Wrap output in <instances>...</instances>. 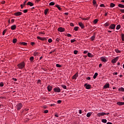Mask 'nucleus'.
<instances>
[{
	"label": "nucleus",
	"mask_w": 124,
	"mask_h": 124,
	"mask_svg": "<svg viewBox=\"0 0 124 124\" xmlns=\"http://www.w3.org/2000/svg\"><path fill=\"white\" fill-rule=\"evenodd\" d=\"M27 0H25L24 2V3L23 4V6H25L26 5V3H27Z\"/></svg>",
	"instance_id": "57"
},
{
	"label": "nucleus",
	"mask_w": 124,
	"mask_h": 124,
	"mask_svg": "<svg viewBox=\"0 0 124 124\" xmlns=\"http://www.w3.org/2000/svg\"><path fill=\"white\" fill-rule=\"evenodd\" d=\"M53 40H52V39L51 38H49L48 39V43H51V42H52Z\"/></svg>",
	"instance_id": "40"
},
{
	"label": "nucleus",
	"mask_w": 124,
	"mask_h": 124,
	"mask_svg": "<svg viewBox=\"0 0 124 124\" xmlns=\"http://www.w3.org/2000/svg\"><path fill=\"white\" fill-rule=\"evenodd\" d=\"M79 76V73L77 72L72 78L73 80H76L77 77Z\"/></svg>",
	"instance_id": "4"
},
{
	"label": "nucleus",
	"mask_w": 124,
	"mask_h": 124,
	"mask_svg": "<svg viewBox=\"0 0 124 124\" xmlns=\"http://www.w3.org/2000/svg\"><path fill=\"white\" fill-rule=\"evenodd\" d=\"M25 62H20L19 64H18L17 65V66L18 67V68H19V69H23V68H24V67H25Z\"/></svg>",
	"instance_id": "1"
},
{
	"label": "nucleus",
	"mask_w": 124,
	"mask_h": 124,
	"mask_svg": "<svg viewBox=\"0 0 124 124\" xmlns=\"http://www.w3.org/2000/svg\"><path fill=\"white\" fill-rule=\"evenodd\" d=\"M40 55V53L36 51H34L33 53V56H34V57H37V56H39Z\"/></svg>",
	"instance_id": "11"
},
{
	"label": "nucleus",
	"mask_w": 124,
	"mask_h": 124,
	"mask_svg": "<svg viewBox=\"0 0 124 124\" xmlns=\"http://www.w3.org/2000/svg\"><path fill=\"white\" fill-rule=\"evenodd\" d=\"M109 30H110V29L111 30H115V29H116V25L114 24H111L109 27H108Z\"/></svg>",
	"instance_id": "8"
},
{
	"label": "nucleus",
	"mask_w": 124,
	"mask_h": 124,
	"mask_svg": "<svg viewBox=\"0 0 124 124\" xmlns=\"http://www.w3.org/2000/svg\"><path fill=\"white\" fill-rule=\"evenodd\" d=\"M115 5L114 3H111L110 4V7L111 8H113V7H114Z\"/></svg>",
	"instance_id": "31"
},
{
	"label": "nucleus",
	"mask_w": 124,
	"mask_h": 124,
	"mask_svg": "<svg viewBox=\"0 0 124 124\" xmlns=\"http://www.w3.org/2000/svg\"><path fill=\"white\" fill-rule=\"evenodd\" d=\"M116 104L119 106H123V105H124V102H118Z\"/></svg>",
	"instance_id": "16"
},
{
	"label": "nucleus",
	"mask_w": 124,
	"mask_h": 124,
	"mask_svg": "<svg viewBox=\"0 0 124 124\" xmlns=\"http://www.w3.org/2000/svg\"><path fill=\"white\" fill-rule=\"evenodd\" d=\"M16 28H17V26H16V25H12V26L11 27V29L12 31H14V30H16Z\"/></svg>",
	"instance_id": "17"
},
{
	"label": "nucleus",
	"mask_w": 124,
	"mask_h": 124,
	"mask_svg": "<svg viewBox=\"0 0 124 124\" xmlns=\"http://www.w3.org/2000/svg\"><path fill=\"white\" fill-rule=\"evenodd\" d=\"M20 44H21V45H24V46H27V45H28V43L25 42H21L20 43Z\"/></svg>",
	"instance_id": "27"
},
{
	"label": "nucleus",
	"mask_w": 124,
	"mask_h": 124,
	"mask_svg": "<svg viewBox=\"0 0 124 124\" xmlns=\"http://www.w3.org/2000/svg\"><path fill=\"white\" fill-rule=\"evenodd\" d=\"M0 98H1V99H6V97H0Z\"/></svg>",
	"instance_id": "59"
},
{
	"label": "nucleus",
	"mask_w": 124,
	"mask_h": 124,
	"mask_svg": "<svg viewBox=\"0 0 124 124\" xmlns=\"http://www.w3.org/2000/svg\"><path fill=\"white\" fill-rule=\"evenodd\" d=\"M6 30H4L3 31V32H2V35H4L5 34V33H6Z\"/></svg>",
	"instance_id": "47"
},
{
	"label": "nucleus",
	"mask_w": 124,
	"mask_h": 124,
	"mask_svg": "<svg viewBox=\"0 0 124 124\" xmlns=\"http://www.w3.org/2000/svg\"><path fill=\"white\" fill-rule=\"evenodd\" d=\"M88 57H89V58H93V54L88 52Z\"/></svg>",
	"instance_id": "23"
},
{
	"label": "nucleus",
	"mask_w": 124,
	"mask_h": 124,
	"mask_svg": "<svg viewBox=\"0 0 124 124\" xmlns=\"http://www.w3.org/2000/svg\"><path fill=\"white\" fill-rule=\"evenodd\" d=\"M49 5L51 6L53 5H55V2L54 1L51 2L50 3H49Z\"/></svg>",
	"instance_id": "38"
},
{
	"label": "nucleus",
	"mask_w": 124,
	"mask_h": 124,
	"mask_svg": "<svg viewBox=\"0 0 124 124\" xmlns=\"http://www.w3.org/2000/svg\"><path fill=\"white\" fill-rule=\"evenodd\" d=\"M97 22H98V20L97 19H95L94 20V21H93V23L94 25H95V24L97 23Z\"/></svg>",
	"instance_id": "32"
},
{
	"label": "nucleus",
	"mask_w": 124,
	"mask_h": 124,
	"mask_svg": "<svg viewBox=\"0 0 124 124\" xmlns=\"http://www.w3.org/2000/svg\"><path fill=\"white\" fill-rule=\"evenodd\" d=\"M78 113H79V114H82V110L79 109V110H78Z\"/></svg>",
	"instance_id": "61"
},
{
	"label": "nucleus",
	"mask_w": 124,
	"mask_h": 124,
	"mask_svg": "<svg viewBox=\"0 0 124 124\" xmlns=\"http://www.w3.org/2000/svg\"><path fill=\"white\" fill-rule=\"evenodd\" d=\"M57 103H58V104H61V103H62V100H58V101H57Z\"/></svg>",
	"instance_id": "46"
},
{
	"label": "nucleus",
	"mask_w": 124,
	"mask_h": 124,
	"mask_svg": "<svg viewBox=\"0 0 124 124\" xmlns=\"http://www.w3.org/2000/svg\"><path fill=\"white\" fill-rule=\"evenodd\" d=\"M110 87L109 83H106L103 87V89H108Z\"/></svg>",
	"instance_id": "15"
},
{
	"label": "nucleus",
	"mask_w": 124,
	"mask_h": 124,
	"mask_svg": "<svg viewBox=\"0 0 124 124\" xmlns=\"http://www.w3.org/2000/svg\"><path fill=\"white\" fill-rule=\"evenodd\" d=\"M11 22L12 23V24H13V23H14L15 22V19H13L11 20Z\"/></svg>",
	"instance_id": "55"
},
{
	"label": "nucleus",
	"mask_w": 124,
	"mask_h": 124,
	"mask_svg": "<svg viewBox=\"0 0 124 124\" xmlns=\"http://www.w3.org/2000/svg\"><path fill=\"white\" fill-rule=\"evenodd\" d=\"M37 84H40V85H41L40 83H41V80L40 79H38L37 82Z\"/></svg>",
	"instance_id": "45"
},
{
	"label": "nucleus",
	"mask_w": 124,
	"mask_h": 124,
	"mask_svg": "<svg viewBox=\"0 0 124 124\" xmlns=\"http://www.w3.org/2000/svg\"><path fill=\"white\" fill-rule=\"evenodd\" d=\"M113 75H118V73L117 72H114L113 73Z\"/></svg>",
	"instance_id": "63"
},
{
	"label": "nucleus",
	"mask_w": 124,
	"mask_h": 124,
	"mask_svg": "<svg viewBox=\"0 0 124 124\" xmlns=\"http://www.w3.org/2000/svg\"><path fill=\"white\" fill-rule=\"evenodd\" d=\"M91 40L92 41H93V40H95V36L93 35L91 37Z\"/></svg>",
	"instance_id": "28"
},
{
	"label": "nucleus",
	"mask_w": 124,
	"mask_h": 124,
	"mask_svg": "<svg viewBox=\"0 0 124 124\" xmlns=\"http://www.w3.org/2000/svg\"><path fill=\"white\" fill-rule=\"evenodd\" d=\"M74 30V31H78V30H79V27H75Z\"/></svg>",
	"instance_id": "34"
},
{
	"label": "nucleus",
	"mask_w": 124,
	"mask_h": 124,
	"mask_svg": "<svg viewBox=\"0 0 124 124\" xmlns=\"http://www.w3.org/2000/svg\"><path fill=\"white\" fill-rule=\"evenodd\" d=\"M118 7H120V8H124V5L122 4H118Z\"/></svg>",
	"instance_id": "26"
},
{
	"label": "nucleus",
	"mask_w": 124,
	"mask_h": 124,
	"mask_svg": "<svg viewBox=\"0 0 124 124\" xmlns=\"http://www.w3.org/2000/svg\"><path fill=\"white\" fill-rule=\"evenodd\" d=\"M93 5H95V4H96V1L95 0H93Z\"/></svg>",
	"instance_id": "42"
},
{
	"label": "nucleus",
	"mask_w": 124,
	"mask_h": 124,
	"mask_svg": "<svg viewBox=\"0 0 124 124\" xmlns=\"http://www.w3.org/2000/svg\"><path fill=\"white\" fill-rule=\"evenodd\" d=\"M22 107H23V104L21 103H18L16 106V108L17 110H18V111L21 110V109H22Z\"/></svg>",
	"instance_id": "2"
},
{
	"label": "nucleus",
	"mask_w": 124,
	"mask_h": 124,
	"mask_svg": "<svg viewBox=\"0 0 124 124\" xmlns=\"http://www.w3.org/2000/svg\"><path fill=\"white\" fill-rule=\"evenodd\" d=\"M55 93H61V89L59 87H56L53 89Z\"/></svg>",
	"instance_id": "7"
},
{
	"label": "nucleus",
	"mask_w": 124,
	"mask_h": 124,
	"mask_svg": "<svg viewBox=\"0 0 124 124\" xmlns=\"http://www.w3.org/2000/svg\"><path fill=\"white\" fill-rule=\"evenodd\" d=\"M33 60H34V57H33V56L30 58V61L31 62H33Z\"/></svg>",
	"instance_id": "25"
},
{
	"label": "nucleus",
	"mask_w": 124,
	"mask_h": 124,
	"mask_svg": "<svg viewBox=\"0 0 124 124\" xmlns=\"http://www.w3.org/2000/svg\"><path fill=\"white\" fill-rule=\"evenodd\" d=\"M97 75H98V74L97 73H95L93 77V79H95L96 77H97Z\"/></svg>",
	"instance_id": "29"
},
{
	"label": "nucleus",
	"mask_w": 124,
	"mask_h": 124,
	"mask_svg": "<svg viewBox=\"0 0 124 124\" xmlns=\"http://www.w3.org/2000/svg\"><path fill=\"white\" fill-rule=\"evenodd\" d=\"M110 26V22H107L106 23L104 24V27H109Z\"/></svg>",
	"instance_id": "19"
},
{
	"label": "nucleus",
	"mask_w": 124,
	"mask_h": 124,
	"mask_svg": "<svg viewBox=\"0 0 124 124\" xmlns=\"http://www.w3.org/2000/svg\"><path fill=\"white\" fill-rule=\"evenodd\" d=\"M93 114V112H88L87 115L86 116L87 117V118H90V117H91V115H92Z\"/></svg>",
	"instance_id": "22"
},
{
	"label": "nucleus",
	"mask_w": 124,
	"mask_h": 124,
	"mask_svg": "<svg viewBox=\"0 0 124 124\" xmlns=\"http://www.w3.org/2000/svg\"><path fill=\"white\" fill-rule=\"evenodd\" d=\"M56 67H62V66L60 64H56Z\"/></svg>",
	"instance_id": "50"
},
{
	"label": "nucleus",
	"mask_w": 124,
	"mask_h": 124,
	"mask_svg": "<svg viewBox=\"0 0 124 124\" xmlns=\"http://www.w3.org/2000/svg\"><path fill=\"white\" fill-rule=\"evenodd\" d=\"M122 41H124V34H122Z\"/></svg>",
	"instance_id": "43"
},
{
	"label": "nucleus",
	"mask_w": 124,
	"mask_h": 124,
	"mask_svg": "<svg viewBox=\"0 0 124 124\" xmlns=\"http://www.w3.org/2000/svg\"><path fill=\"white\" fill-rule=\"evenodd\" d=\"M70 26L71 27H74V24L72 23H70Z\"/></svg>",
	"instance_id": "56"
},
{
	"label": "nucleus",
	"mask_w": 124,
	"mask_h": 124,
	"mask_svg": "<svg viewBox=\"0 0 124 124\" xmlns=\"http://www.w3.org/2000/svg\"><path fill=\"white\" fill-rule=\"evenodd\" d=\"M52 89H53V87H52V86L49 85L47 86V90L48 92H51Z\"/></svg>",
	"instance_id": "18"
},
{
	"label": "nucleus",
	"mask_w": 124,
	"mask_h": 124,
	"mask_svg": "<svg viewBox=\"0 0 124 124\" xmlns=\"http://www.w3.org/2000/svg\"><path fill=\"white\" fill-rule=\"evenodd\" d=\"M17 42V39H14L13 40V43H16Z\"/></svg>",
	"instance_id": "41"
},
{
	"label": "nucleus",
	"mask_w": 124,
	"mask_h": 124,
	"mask_svg": "<svg viewBox=\"0 0 124 124\" xmlns=\"http://www.w3.org/2000/svg\"><path fill=\"white\" fill-rule=\"evenodd\" d=\"M48 112H49V111L48 110H45L44 111V114H47V113H48Z\"/></svg>",
	"instance_id": "51"
},
{
	"label": "nucleus",
	"mask_w": 124,
	"mask_h": 124,
	"mask_svg": "<svg viewBox=\"0 0 124 124\" xmlns=\"http://www.w3.org/2000/svg\"><path fill=\"white\" fill-rule=\"evenodd\" d=\"M37 39H39V40H41L42 41H44L46 39L45 37H41L40 36L37 37Z\"/></svg>",
	"instance_id": "13"
},
{
	"label": "nucleus",
	"mask_w": 124,
	"mask_h": 124,
	"mask_svg": "<svg viewBox=\"0 0 124 124\" xmlns=\"http://www.w3.org/2000/svg\"><path fill=\"white\" fill-rule=\"evenodd\" d=\"M74 54L75 55H77V54H78V51H77V50H74Z\"/></svg>",
	"instance_id": "44"
},
{
	"label": "nucleus",
	"mask_w": 124,
	"mask_h": 124,
	"mask_svg": "<svg viewBox=\"0 0 124 124\" xmlns=\"http://www.w3.org/2000/svg\"><path fill=\"white\" fill-rule=\"evenodd\" d=\"M119 92H124V88L121 87L118 89Z\"/></svg>",
	"instance_id": "30"
},
{
	"label": "nucleus",
	"mask_w": 124,
	"mask_h": 124,
	"mask_svg": "<svg viewBox=\"0 0 124 124\" xmlns=\"http://www.w3.org/2000/svg\"><path fill=\"white\" fill-rule=\"evenodd\" d=\"M39 34L40 35L41 34H45V32H39Z\"/></svg>",
	"instance_id": "48"
},
{
	"label": "nucleus",
	"mask_w": 124,
	"mask_h": 124,
	"mask_svg": "<svg viewBox=\"0 0 124 124\" xmlns=\"http://www.w3.org/2000/svg\"><path fill=\"white\" fill-rule=\"evenodd\" d=\"M119 60V57H116L114 59H112L111 60V63H116L117 62H118V60Z\"/></svg>",
	"instance_id": "3"
},
{
	"label": "nucleus",
	"mask_w": 124,
	"mask_h": 124,
	"mask_svg": "<svg viewBox=\"0 0 124 124\" xmlns=\"http://www.w3.org/2000/svg\"><path fill=\"white\" fill-rule=\"evenodd\" d=\"M84 87H85L86 90H90V89L92 88V85L91 84H88L85 83L84 84Z\"/></svg>",
	"instance_id": "6"
},
{
	"label": "nucleus",
	"mask_w": 124,
	"mask_h": 124,
	"mask_svg": "<svg viewBox=\"0 0 124 124\" xmlns=\"http://www.w3.org/2000/svg\"><path fill=\"white\" fill-rule=\"evenodd\" d=\"M78 25L81 27V29H85V25L82 22H79Z\"/></svg>",
	"instance_id": "12"
},
{
	"label": "nucleus",
	"mask_w": 124,
	"mask_h": 124,
	"mask_svg": "<svg viewBox=\"0 0 124 124\" xmlns=\"http://www.w3.org/2000/svg\"><path fill=\"white\" fill-rule=\"evenodd\" d=\"M100 60L103 62H107V58L105 57H101Z\"/></svg>",
	"instance_id": "10"
},
{
	"label": "nucleus",
	"mask_w": 124,
	"mask_h": 124,
	"mask_svg": "<svg viewBox=\"0 0 124 124\" xmlns=\"http://www.w3.org/2000/svg\"><path fill=\"white\" fill-rule=\"evenodd\" d=\"M1 4H4V3H5V1H2L1 2Z\"/></svg>",
	"instance_id": "62"
},
{
	"label": "nucleus",
	"mask_w": 124,
	"mask_h": 124,
	"mask_svg": "<svg viewBox=\"0 0 124 124\" xmlns=\"http://www.w3.org/2000/svg\"><path fill=\"white\" fill-rule=\"evenodd\" d=\"M121 29V25H118L116 26V30H119Z\"/></svg>",
	"instance_id": "35"
},
{
	"label": "nucleus",
	"mask_w": 124,
	"mask_h": 124,
	"mask_svg": "<svg viewBox=\"0 0 124 124\" xmlns=\"http://www.w3.org/2000/svg\"><path fill=\"white\" fill-rule=\"evenodd\" d=\"M115 52H116V53H117L118 54H119V53H121V50H119V49H115Z\"/></svg>",
	"instance_id": "36"
},
{
	"label": "nucleus",
	"mask_w": 124,
	"mask_h": 124,
	"mask_svg": "<svg viewBox=\"0 0 124 124\" xmlns=\"http://www.w3.org/2000/svg\"><path fill=\"white\" fill-rule=\"evenodd\" d=\"M58 31L60 32H63V31H65V29L62 27H59L58 28Z\"/></svg>",
	"instance_id": "9"
},
{
	"label": "nucleus",
	"mask_w": 124,
	"mask_h": 124,
	"mask_svg": "<svg viewBox=\"0 0 124 124\" xmlns=\"http://www.w3.org/2000/svg\"><path fill=\"white\" fill-rule=\"evenodd\" d=\"M23 13H27L28 12V10L25 9L23 11Z\"/></svg>",
	"instance_id": "53"
},
{
	"label": "nucleus",
	"mask_w": 124,
	"mask_h": 124,
	"mask_svg": "<svg viewBox=\"0 0 124 124\" xmlns=\"http://www.w3.org/2000/svg\"><path fill=\"white\" fill-rule=\"evenodd\" d=\"M102 123H104V124H106L107 123V120L106 119H102Z\"/></svg>",
	"instance_id": "37"
},
{
	"label": "nucleus",
	"mask_w": 124,
	"mask_h": 124,
	"mask_svg": "<svg viewBox=\"0 0 124 124\" xmlns=\"http://www.w3.org/2000/svg\"><path fill=\"white\" fill-rule=\"evenodd\" d=\"M27 5H29V6H33V3L31 1H29L27 3Z\"/></svg>",
	"instance_id": "20"
},
{
	"label": "nucleus",
	"mask_w": 124,
	"mask_h": 124,
	"mask_svg": "<svg viewBox=\"0 0 124 124\" xmlns=\"http://www.w3.org/2000/svg\"><path fill=\"white\" fill-rule=\"evenodd\" d=\"M84 54H87L88 51L87 50H85L83 52Z\"/></svg>",
	"instance_id": "64"
},
{
	"label": "nucleus",
	"mask_w": 124,
	"mask_h": 124,
	"mask_svg": "<svg viewBox=\"0 0 124 124\" xmlns=\"http://www.w3.org/2000/svg\"><path fill=\"white\" fill-rule=\"evenodd\" d=\"M56 7H57L58 9H59V10H62V8L60 7V5H59L58 4L56 5Z\"/></svg>",
	"instance_id": "33"
},
{
	"label": "nucleus",
	"mask_w": 124,
	"mask_h": 124,
	"mask_svg": "<svg viewBox=\"0 0 124 124\" xmlns=\"http://www.w3.org/2000/svg\"><path fill=\"white\" fill-rule=\"evenodd\" d=\"M100 7H105V5H104V4H101L100 5Z\"/></svg>",
	"instance_id": "52"
},
{
	"label": "nucleus",
	"mask_w": 124,
	"mask_h": 124,
	"mask_svg": "<svg viewBox=\"0 0 124 124\" xmlns=\"http://www.w3.org/2000/svg\"><path fill=\"white\" fill-rule=\"evenodd\" d=\"M61 87H62V88H63L64 90H66L67 87H66V86L65 85H61Z\"/></svg>",
	"instance_id": "39"
},
{
	"label": "nucleus",
	"mask_w": 124,
	"mask_h": 124,
	"mask_svg": "<svg viewBox=\"0 0 124 124\" xmlns=\"http://www.w3.org/2000/svg\"><path fill=\"white\" fill-rule=\"evenodd\" d=\"M120 10L122 13H124V9H120Z\"/></svg>",
	"instance_id": "60"
},
{
	"label": "nucleus",
	"mask_w": 124,
	"mask_h": 124,
	"mask_svg": "<svg viewBox=\"0 0 124 124\" xmlns=\"http://www.w3.org/2000/svg\"><path fill=\"white\" fill-rule=\"evenodd\" d=\"M90 19V17H82L81 20H83L84 21H87Z\"/></svg>",
	"instance_id": "24"
},
{
	"label": "nucleus",
	"mask_w": 124,
	"mask_h": 124,
	"mask_svg": "<svg viewBox=\"0 0 124 124\" xmlns=\"http://www.w3.org/2000/svg\"><path fill=\"white\" fill-rule=\"evenodd\" d=\"M105 114V112H99L97 114V117H100L101 116H104Z\"/></svg>",
	"instance_id": "14"
},
{
	"label": "nucleus",
	"mask_w": 124,
	"mask_h": 124,
	"mask_svg": "<svg viewBox=\"0 0 124 124\" xmlns=\"http://www.w3.org/2000/svg\"><path fill=\"white\" fill-rule=\"evenodd\" d=\"M48 13H49V9H46L45 10V12H44V14L45 15H47V14H48Z\"/></svg>",
	"instance_id": "21"
},
{
	"label": "nucleus",
	"mask_w": 124,
	"mask_h": 124,
	"mask_svg": "<svg viewBox=\"0 0 124 124\" xmlns=\"http://www.w3.org/2000/svg\"><path fill=\"white\" fill-rule=\"evenodd\" d=\"M0 87H3V82H1L0 83Z\"/></svg>",
	"instance_id": "58"
},
{
	"label": "nucleus",
	"mask_w": 124,
	"mask_h": 124,
	"mask_svg": "<svg viewBox=\"0 0 124 124\" xmlns=\"http://www.w3.org/2000/svg\"><path fill=\"white\" fill-rule=\"evenodd\" d=\"M22 14H23V13L21 12H15L14 13V15L15 16H16L17 17H18L19 16H21V15H22Z\"/></svg>",
	"instance_id": "5"
},
{
	"label": "nucleus",
	"mask_w": 124,
	"mask_h": 124,
	"mask_svg": "<svg viewBox=\"0 0 124 124\" xmlns=\"http://www.w3.org/2000/svg\"><path fill=\"white\" fill-rule=\"evenodd\" d=\"M75 41H76V40H75V39L71 40V43H73V42H75Z\"/></svg>",
	"instance_id": "49"
},
{
	"label": "nucleus",
	"mask_w": 124,
	"mask_h": 124,
	"mask_svg": "<svg viewBox=\"0 0 124 124\" xmlns=\"http://www.w3.org/2000/svg\"><path fill=\"white\" fill-rule=\"evenodd\" d=\"M66 36H67V37H71V34L68 33L67 34Z\"/></svg>",
	"instance_id": "54"
}]
</instances>
